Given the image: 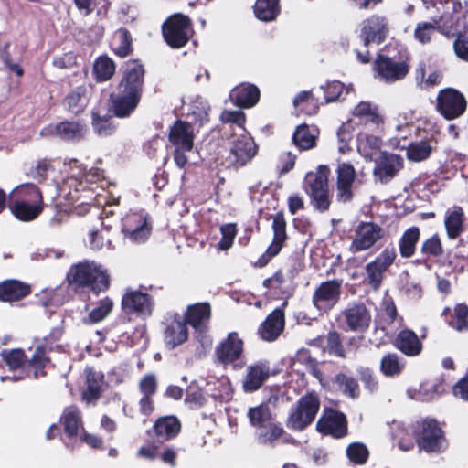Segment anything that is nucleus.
I'll return each mask as SVG.
<instances>
[{"label":"nucleus","instance_id":"64","mask_svg":"<svg viewBox=\"0 0 468 468\" xmlns=\"http://www.w3.org/2000/svg\"><path fill=\"white\" fill-rule=\"evenodd\" d=\"M288 207L291 214L294 215L298 210L303 208V198L298 195L289 197Z\"/></svg>","mask_w":468,"mask_h":468},{"label":"nucleus","instance_id":"15","mask_svg":"<svg viewBox=\"0 0 468 468\" xmlns=\"http://www.w3.org/2000/svg\"><path fill=\"white\" fill-rule=\"evenodd\" d=\"M374 162V176L382 184L389 182L403 167L401 156L387 152L381 153Z\"/></svg>","mask_w":468,"mask_h":468},{"label":"nucleus","instance_id":"59","mask_svg":"<svg viewBox=\"0 0 468 468\" xmlns=\"http://www.w3.org/2000/svg\"><path fill=\"white\" fill-rule=\"evenodd\" d=\"M453 49L459 58L468 62V36L459 34L453 42Z\"/></svg>","mask_w":468,"mask_h":468},{"label":"nucleus","instance_id":"61","mask_svg":"<svg viewBox=\"0 0 468 468\" xmlns=\"http://www.w3.org/2000/svg\"><path fill=\"white\" fill-rule=\"evenodd\" d=\"M453 394L468 400V375L454 386Z\"/></svg>","mask_w":468,"mask_h":468},{"label":"nucleus","instance_id":"56","mask_svg":"<svg viewBox=\"0 0 468 468\" xmlns=\"http://www.w3.org/2000/svg\"><path fill=\"white\" fill-rule=\"evenodd\" d=\"M157 389V380L154 375L148 374L139 382V390L142 396H154Z\"/></svg>","mask_w":468,"mask_h":468},{"label":"nucleus","instance_id":"12","mask_svg":"<svg viewBox=\"0 0 468 468\" xmlns=\"http://www.w3.org/2000/svg\"><path fill=\"white\" fill-rule=\"evenodd\" d=\"M257 145L253 138L246 133L233 140L227 161L234 168L246 165L257 154Z\"/></svg>","mask_w":468,"mask_h":468},{"label":"nucleus","instance_id":"31","mask_svg":"<svg viewBox=\"0 0 468 468\" xmlns=\"http://www.w3.org/2000/svg\"><path fill=\"white\" fill-rule=\"evenodd\" d=\"M211 314L210 306L207 303H196L188 306L186 313V321L196 330L203 331Z\"/></svg>","mask_w":468,"mask_h":468},{"label":"nucleus","instance_id":"34","mask_svg":"<svg viewBox=\"0 0 468 468\" xmlns=\"http://www.w3.org/2000/svg\"><path fill=\"white\" fill-rule=\"evenodd\" d=\"M181 424L174 416L160 418L154 424V431L159 441L176 437L180 431Z\"/></svg>","mask_w":468,"mask_h":468},{"label":"nucleus","instance_id":"27","mask_svg":"<svg viewBox=\"0 0 468 468\" xmlns=\"http://www.w3.org/2000/svg\"><path fill=\"white\" fill-rule=\"evenodd\" d=\"M352 114L364 124H372L376 128H380L384 124V118L379 113L378 106L367 101L357 103L354 107Z\"/></svg>","mask_w":468,"mask_h":468},{"label":"nucleus","instance_id":"37","mask_svg":"<svg viewBox=\"0 0 468 468\" xmlns=\"http://www.w3.org/2000/svg\"><path fill=\"white\" fill-rule=\"evenodd\" d=\"M61 422L67 435L69 438L75 437L82 426L80 410L76 406L67 407L61 415Z\"/></svg>","mask_w":468,"mask_h":468},{"label":"nucleus","instance_id":"26","mask_svg":"<svg viewBox=\"0 0 468 468\" xmlns=\"http://www.w3.org/2000/svg\"><path fill=\"white\" fill-rule=\"evenodd\" d=\"M270 376V366L267 362H258L247 368L243 380V388L247 392L259 389Z\"/></svg>","mask_w":468,"mask_h":468},{"label":"nucleus","instance_id":"4","mask_svg":"<svg viewBox=\"0 0 468 468\" xmlns=\"http://www.w3.org/2000/svg\"><path fill=\"white\" fill-rule=\"evenodd\" d=\"M69 279L80 286H88L96 293L106 290L109 277L95 262H80L70 269Z\"/></svg>","mask_w":468,"mask_h":468},{"label":"nucleus","instance_id":"44","mask_svg":"<svg viewBox=\"0 0 468 468\" xmlns=\"http://www.w3.org/2000/svg\"><path fill=\"white\" fill-rule=\"evenodd\" d=\"M93 71L97 80L106 81L113 76L115 72V64L109 57L101 56L94 63Z\"/></svg>","mask_w":468,"mask_h":468},{"label":"nucleus","instance_id":"28","mask_svg":"<svg viewBox=\"0 0 468 468\" xmlns=\"http://www.w3.org/2000/svg\"><path fill=\"white\" fill-rule=\"evenodd\" d=\"M356 142L357 152L366 160L375 161L383 153L381 151L382 140L378 136L360 133Z\"/></svg>","mask_w":468,"mask_h":468},{"label":"nucleus","instance_id":"48","mask_svg":"<svg viewBox=\"0 0 468 468\" xmlns=\"http://www.w3.org/2000/svg\"><path fill=\"white\" fill-rule=\"evenodd\" d=\"M261 430L257 434V440L261 444H271L278 440L283 433V429L275 423L269 426L261 427Z\"/></svg>","mask_w":468,"mask_h":468},{"label":"nucleus","instance_id":"11","mask_svg":"<svg viewBox=\"0 0 468 468\" xmlns=\"http://www.w3.org/2000/svg\"><path fill=\"white\" fill-rule=\"evenodd\" d=\"M319 407L320 402L316 396L309 394L303 397L288 419V427L293 430H303L314 420Z\"/></svg>","mask_w":468,"mask_h":468},{"label":"nucleus","instance_id":"60","mask_svg":"<svg viewBox=\"0 0 468 468\" xmlns=\"http://www.w3.org/2000/svg\"><path fill=\"white\" fill-rule=\"evenodd\" d=\"M48 168L49 164L46 160L38 161L36 166L30 170L29 176L37 182H41L46 178V173Z\"/></svg>","mask_w":468,"mask_h":468},{"label":"nucleus","instance_id":"21","mask_svg":"<svg viewBox=\"0 0 468 468\" xmlns=\"http://www.w3.org/2000/svg\"><path fill=\"white\" fill-rule=\"evenodd\" d=\"M316 428L321 433L332 435L335 438H341L347 432L345 415L335 410L325 412L318 420Z\"/></svg>","mask_w":468,"mask_h":468},{"label":"nucleus","instance_id":"22","mask_svg":"<svg viewBox=\"0 0 468 468\" xmlns=\"http://www.w3.org/2000/svg\"><path fill=\"white\" fill-rule=\"evenodd\" d=\"M336 197L343 203L348 202L353 197L352 186L355 181L356 171L349 163H341L337 169Z\"/></svg>","mask_w":468,"mask_h":468},{"label":"nucleus","instance_id":"32","mask_svg":"<svg viewBox=\"0 0 468 468\" xmlns=\"http://www.w3.org/2000/svg\"><path fill=\"white\" fill-rule=\"evenodd\" d=\"M230 99L240 107H251L259 100L260 91L254 85L241 84L230 91Z\"/></svg>","mask_w":468,"mask_h":468},{"label":"nucleus","instance_id":"6","mask_svg":"<svg viewBox=\"0 0 468 468\" xmlns=\"http://www.w3.org/2000/svg\"><path fill=\"white\" fill-rule=\"evenodd\" d=\"M193 127L183 121H176L169 131V142L175 147L174 160L180 168L186 166L188 162L186 154L194 147Z\"/></svg>","mask_w":468,"mask_h":468},{"label":"nucleus","instance_id":"63","mask_svg":"<svg viewBox=\"0 0 468 468\" xmlns=\"http://www.w3.org/2000/svg\"><path fill=\"white\" fill-rule=\"evenodd\" d=\"M283 282L284 278L282 275L277 272L272 277L264 280L263 286L268 289H279Z\"/></svg>","mask_w":468,"mask_h":468},{"label":"nucleus","instance_id":"46","mask_svg":"<svg viewBox=\"0 0 468 468\" xmlns=\"http://www.w3.org/2000/svg\"><path fill=\"white\" fill-rule=\"evenodd\" d=\"M432 151L431 145L426 141L414 142L407 147V156L414 162L427 159Z\"/></svg>","mask_w":468,"mask_h":468},{"label":"nucleus","instance_id":"36","mask_svg":"<svg viewBox=\"0 0 468 468\" xmlns=\"http://www.w3.org/2000/svg\"><path fill=\"white\" fill-rule=\"evenodd\" d=\"M30 292L28 285L18 281H5L0 284V300L12 302L17 301Z\"/></svg>","mask_w":468,"mask_h":468},{"label":"nucleus","instance_id":"38","mask_svg":"<svg viewBox=\"0 0 468 468\" xmlns=\"http://www.w3.org/2000/svg\"><path fill=\"white\" fill-rule=\"evenodd\" d=\"M132 42L130 32L125 28H120L113 34L112 48L117 56L125 58L132 52Z\"/></svg>","mask_w":468,"mask_h":468},{"label":"nucleus","instance_id":"55","mask_svg":"<svg viewBox=\"0 0 468 468\" xmlns=\"http://www.w3.org/2000/svg\"><path fill=\"white\" fill-rule=\"evenodd\" d=\"M421 252L433 257L442 254V245L438 235H433L422 243Z\"/></svg>","mask_w":468,"mask_h":468},{"label":"nucleus","instance_id":"33","mask_svg":"<svg viewBox=\"0 0 468 468\" xmlns=\"http://www.w3.org/2000/svg\"><path fill=\"white\" fill-rule=\"evenodd\" d=\"M396 346L403 354L414 356H418L422 349V345L418 335L411 330L401 331L396 338Z\"/></svg>","mask_w":468,"mask_h":468},{"label":"nucleus","instance_id":"18","mask_svg":"<svg viewBox=\"0 0 468 468\" xmlns=\"http://www.w3.org/2000/svg\"><path fill=\"white\" fill-rule=\"evenodd\" d=\"M388 33V23L385 16L374 15L362 22L361 35L364 46L370 42L381 43Z\"/></svg>","mask_w":468,"mask_h":468},{"label":"nucleus","instance_id":"29","mask_svg":"<svg viewBox=\"0 0 468 468\" xmlns=\"http://www.w3.org/2000/svg\"><path fill=\"white\" fill-rule=\"evenodd\" d=\"M188 330L186 322L179 317L173 318L165 330V343L173 349L186 341Z\"/></svg>","mask_w":468,"mask_h":468},{"label":"nucleus","instance_id":"10","mask_svg":"<svg viewBox=\"0 0 468 468\" xmlns=\"http://www.w3.org/2000/svg\"><path fill=\"white\" fill-rule=\"evenodd\" d=\"M374 70L380 80L394 83L407 76L410 67L404 60H395L389 57L378 55L374 61Z\"/></svg>","mask_w":468,"mask_h":468},{"label":"nucleus","instance_id":"2","mask_svg":"<svg viewBox=\"0 0 468 468\" xmlns=\"http://www.w3.org/2000/svg\"><path fill=\"white\" fill-rule=\"evenodd\" d=\"M329 174L328 166L319 165L316 171L307 173L303 183L304 190L311 198V204L321 212L328 210L331 204Z\"/></svg>","mask_w":468,"mask_h":468},{"label":"nucleus","instance_id":"47","mask_svg":"<svg viewBox=\"0 0 468 468\" xmlns=\"http://www.w3.org/2000/svg\"><path fill=\"white\" fill-rule=\"evenodd\" d=\"M271 417L270 409L265 404L250 408L248 411L250 422L254 427H263L271 420Z\"/></svg>","mask_w":468,"mask_h":468},{"label":"nucleus","instance_id":"24","mask_svg":"<svg viewBox=\"0 0 468 468\" xmlns=\"http://www.w3.org/2000/svg\"><path fill=\"white\" fill-rule=\"evenodd\" d=\"M122 308L127 312L136 313L139 315H150L153 303L147 293L127 290L122 300Z\"/></svg>","mask_w":468,"mask_h":468},{"label":"nucleus","instance_id":"3","mask_svg":"<svg viewBox=\"0 0 468 468\" xmlns=\"http://www.w3.org/2000/svg\"><path fill=\"white\" fill-rule=\"evenodd\" d=\"M458 18L449 11L433 17L431 21H421L416 24L413 36L420 44L426 45L431 42L435 32L451 37L457 30Z\"/></svg>","mask_w":468,"mask_h":468},{"label":"nucleus","instance_id":"41","mask_svg":"<svg viewBox=\"0 0 468 468\" xmlns=\"http://www.w3.org/2000/svg\"><path fill=\"white\" fill-rule=\"evenodd\" d=\"M279 11V0H257L254 5L256 16L262 21L275 19Z\"/></svg>","mask_w":468,"mask_h":468},{"label":"nucleus","instance_id":"23","mask_svg":"<svg viewBox=\"0 0 468 468\" xmlns=\"http://www.w3.org/2000/svg\"><path fill=\"white\" fill-rule=\"evenodd\" d=\"M243 353V340L239 337L238 333H229L216 348L218 359L223 363H232L240 358Z\"/></svg>","mask_w":468,"mask_h":468},{"label":"nucleus","instance_id":"35","mask_svg":"<svg viewBox=\"0 0 468 468\" xmlns=\"http://www.w3.org/2000/svg\"><path fill=\"white\" fill-rule=\"evenodd\" d=\"M464 214L461 207H453L446 212L444 225L450 239H456L463 231Z\"/></svg>","mask_w":468,"mask_h":468},{"label":"nucleus","instance_id":"42","mask_svg":"<svg viewBox=\"0 0 468 468\" xmlns=\"http://www.w3.org/2000/svg\"><path fill=\"white\" fill-rule=\"evenodd\" d=\"M292 142L300 150H309L315 146L316 135L311 133L308 125L301 124L293 133Z\"/></svg>","mask_w":468,"mask_h":468},{"label":"nucleus","instance_id":"20","mask_svg":"<svg viewBox=\"0 0 468 468\" xmlns=\"http://www.w3.org/2000/svg\"><path fill=\"white\" fill-rule=\"evenodd\" d=\"M342 315L347 328L354 332H365L371 323V314L363 303L349 305Z\"/></svg>","mask_w":468,"mask_h":468},{"label":"nucleus","instance_id":"5","mask_svg":"<svg viewBox=\"0 0 468 468\" xmlns=\"http://www.w3.org/2000/svg\"><path fill=\"white\" fill-rule=\"evenodd\" d=\"M0 356L5 362L10 370H16L26 363L34 369V378L44 376L43 368L49 363V358L46 355L44 346H37L32 356L27 360V356L23 349H4L0 353Z\"/></svg>","mask_w":468,"mask_h":468},{"label":"nucleus","instance_id":"57","mask_svg":"<svg viewBox=\"0 0 468 468\" xmlns=\"http://www.w3.org/2000/svg\"><path fill=\"white\" fill-rule=\"evenodd\" d=\"M327 349L330 354L339 357H345L346 354L341 345L340 335L337 332H330L327 335Z\"/></svg>","mask_w":468,"mask_h":468},{"label":"nucleus","instance_id":"52","mask_svg":"<svg viewBox=\"0 0 468 468\" xmlns=\"http://www.w3.org/2000/svg\"><path fill=\"white\" fill-rule=\"evenodd\" d=\"M346 454L349 460L356 464H363L368 458V451L367 447L360 443H351L346 449Z\"/></svg>","mask_w":468,"mask_h":468},{"label":"nucleus","instance_id":"19","mask_svg":"<svg viewBox=\"0 0 468 468\" xmlns=\"http://www.w3.org/2000/svg\"><path fill=\"white\" fill-rule=\"evenodd\" d=\"M382 236V229L373 222H361L355 229L351 248L361 251L371 248Z\"/></svg>","mask_w":468,"mask_h":468},{"label":"nucleus","instance_id":"30","mask_svg":"<svg viewBox=\"0 0 468 468\" xmlns=\"http://www.w3.org/2000/svg\"><path fill=\"white\" fill-rule=\"evenodd\" d=\"M273 239L271 244L268 247L266 254L268 258L276 256L282 250L286 239V221L282 213L274 216L272 221Z\"/></svg>","mask_w":468,"mask_h":468},{"label":"nucleus","instance_id":"62","mask_svg":"<svg viewBox=\"0 0 468 468\" xmlns=\"http://www.w3.org/2000/svg\"><path fill=\"white\" fill-rule=\"evenodd\" d=\"M77 7L84 12L85 16L90 15L97 5L99 0H74Z\"/></svg>","mask_w":468,"mask_h":468},{"label":"nucleus","instance_id":"39","mask_svg":"<svg viewBox=\"0 0 468 468\" xmlns=\"http://www.w3.org/2000/svg\"><path fill=\"white\" fill-rule=\"evenodd\" d=\"M420 235V232L417 227H411L403 233L399 241V249L401 257L410 258L413 256Z\"/></svg>","mask_w":468,"mask_h":468},{"label":"nucleus","instance_id":"1","mask_svg":"<svg viewBox=\"0 0 468 468\" xmlns=\"http://www.w3.org/2000/svg\"><path fill=\"white\" fill-rule=\"evenodd\" d=\"M144 67L132 62L127 65L116 91L111 94L113 112L117 117L129 116L137 107L144 85Z\"/></svg>","mask_w":468,"mask_h":468},{"label":"nucleus","instance_id":"58","mask_svg":"<svg viewBox=\"0 0 468 468\" xmlns=\"http://www.w3.org/2000/svg\"><path fill=\"white\" fill-rule=\"evenodd\" d=\"M220 119L224 122L236 124L239 128L244 131L243 125L246 118L241 111H224L221 113Z\"/></svg>","mask_w":468,"mask_h":468},{"label":"nucleus","instance_id":"50","mask_svg":"<svg viewBox=\"0 0 468 468\" xmlns=\"http://www.w3.org/2000/svg\"><path fill=\"white\" fill-rule=\"evenodd\" d=\"M335 382L342 392L351 398H356L359 395V387L357 382L351 377L345 374H338L335 377Z\"/></svg>","mask_w":468,"mask_h":468},{"label":"nucleus","instance_id":"9","mask_svg":"<svg viewBox=\"0 0 468 468\" xmlns=\"http://www.w3.org/2000/svg\"><path fill=\"white\" fill-rule=\"evenodd\" d=\"M124 239L134 244L145 242L152 232V223L148 214L132 213L122 220Z\"/></svg>","mask_w":468,"mask_h":468},{"label":"nucleus","instance_id":"7","mask_svg":"<svg viewBox=\"0 0 468 468\" xmlns=\"http://www.w3.org/2000/svg\"><path fill=\"white\" fill-rule=\"evenodd\" d=\"M16 192L22 195H29L31 202L16 200L10 205L14 216L19 220L29 221L36 218L43 209V198L39 189L33 184H26L17 186Z\"/></svg>","mask_w":468,"mask_h":468},{"label":"nucleus","instance_id":"25","mask_svg":"<svg viewBox=\"0 0 468 468\" xmlns=\"http://www.w3.org/2000/svg\"><path fill=\"white\" fill-rule=\"evenodd\" d=\"M284 329V313L281 309L272 311L259 328L261 337L265 341H274Z\"/></svg>","mask_w":468,"mask_h":468},{"label":"nucleus","instance_id":"54","mask_svg":"<svg viewBox=\"0 0 468 468\" xmlns=\"http://www.w3.org/2000/svg\"><path fill=\"white\" fill-rule=\"evenodd\" d=\"M112 306L113 303L111 299L101 300L99 305L90 313V321L91 323L102 321L112 312Z\"/></svg>","mask_w":468,"mask_h":468},{"label":"nucleus","instance_id":"45","mask_svg":"<svg viewBox=\"0 0 468 468\" xmlns=\"http://www.w3.org/2000/svg\"><path fill=\"white\" fill-rule=\"evenodd\" d=\"M404 368L403 362L396 354H387L380 361V370L387 377L399 375Z\"/></svg>","mask_w":468,"mask_h":468},{"label":"nucleus","instance_id":"16","mask_svg":"<svg viewBox=\"0 0 468 468\" xmlns=\"http://www.w3.org/2000/svg\"><path fill=\"white\" fill-rule=\"evenodd\" d=\"M341 284L337 280L322 282L314 292V305L320 311L331 309L340 298Z\"/></svg>","mask_w":468,"mask_h":468},{"label":"nucleus","instance_id":"53","mask_svg":"<svg viewBox=\"0 0 468 468\" xmlns=\"http://www.w3.org/2000/svg\"><path fill=\"white\" fill-rule=\"evenodd\" d=\"M92 125L95 132L101 136H107L115 131V125L112 122V117H100L93 113Z\"/></svg>","mask_w":468,"mask_h":468},{"label":"nucleus","instance_id":"14","mask_svg":"<svg viewBox=\"0 0 468 468\" xmlns=\"http://www.w3.org/2000/svg\"><path fill=\"white\" fill-rule=\"evenodd\" d=\"M396 258L394 249L384 250L373 261L366 266V275L368 284L378 290L382 282L383 275Z\"/></svg>","mask_w":468,"mask_h":468},{"label":"nucleus","instance_id":"49","mask_svg":"<svg viewBox=\"0 0 468 468\" xmlns=\"http://www.w3.org/2000/svg\"><path fill=\"white\" fill-rule=\"evenodd\" d=\"M450 325L459 331L468 330V306L463 303L457 304L453 309V320Z\"/></svg>","mask_w":468,"mask_h":468},{"label":"nucleus","instance_id":"43","mask_svg":"<svg viewBox=\"0 0 468 468\" xmlns=\"http://www.w3.org/2000/svg\"><path fill=\"white\" fill-rule=\"evenodd\" d=\"M68 110L78 113L81 112L88 103L87 89L82 86L77 87L65 99Z\"/></svg>","mask_w":468,"mask_h":468},{"label":"nucleus","instance_id":"8","mask_svg":"<svg viewBox=\"0 0 468 468\" xmlns=\"http://www.w3.org/2000/svg\"><path fill=\"white\" fill-rule=\"evenodd\" d=\"M166 43L176 48L184 47L193 35L191 20L182 14L168 17L162 27Z\"/></svg>","mask_w":468,"mask_h":468},{"label":"nucleus","instance_id":"51","mask_svg":"<svg viewBox=\"0 0 468 468\" xmlns=\"http://www.w3.org/2000/svg\"><path fill=\"white\" fill-rule=\"evenodd\" d=\"M101 394V380L97 376L89 372L87 375V389L83 392V399L90 402L97 399Z\"/></svg>","mask_w":468,"mask_h":468},{"label":"nucleus","instance_id":"17","mask_svg":"<svg viewBox=\"0 0 468 468\" xmlns=\"http://www.w3.org/2000/svg\"><path fill=\"white\" fill-rule=\"evenodd\" d=\"M419 447L425 452H438L444 448L442 431L435 420H424L418 437Z\"/></svg>","mask_w":468,"mask_h":468},{"label":"nucleus","instance_id":"13","mask_svg":"<svg viewBox=\"0 0 468 468\" xmlns=\"http://www.w3.org/2000/svg\"><path fill=\"white\" fill-rule=\"evenodd\" d=\"M437 109L447 120H452L464 112L466 100L458 90L448 88L438 93Z\"/></svg>","mask_w":468,"mask_h":468},{"label":"nucleus","instance_id":"40","mask_svg":"<svg viewBox=\"0 0 468 468\" xmlns=\"http://www.w3.org/2000/svg\"><path fill=\"white\" fill-rule=\"evenodd\" d=\"M55 133L63 140H80L84 135L85 128L76 122H62L56 125Z\"/></svg>","mask_w":468,"mask_h":468}]
</instances>
